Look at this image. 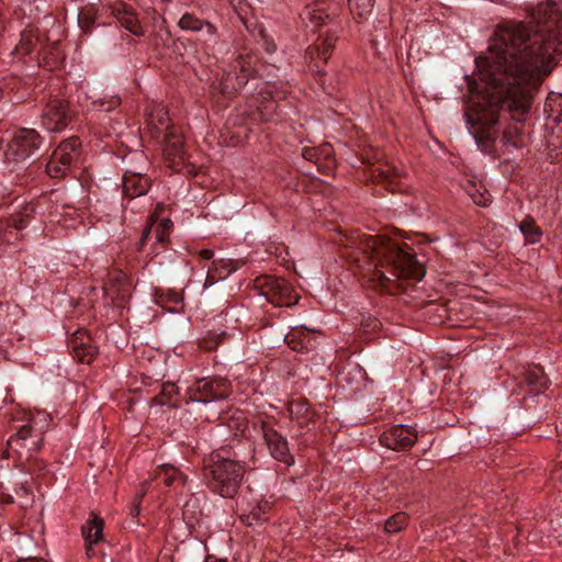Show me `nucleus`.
<instances>
[{
    "label": "nucleus",
    "instance_id": "f257e3e1",
    "mask_svg": "<svg viewBox=\"0 0 562 562\" xmlns=\"http://www.w3.org/2000/svg\"><path fill=\"white\" fill-rule=\"evenodd\" d=\"M535 35L522 23L498 25L490 45L488 86L482 102L464 114L471 127L494 139L499 111L522 122L538 89L562 55V0H547L532 12Z\"/></svg>",
    "mask_w": 562,
    "mask_h": 562
},
{
    "label": "nucleus",
    "instance_id": "f03ea898",
    "mask_svg": "<svg viewBox=\"0 0 562 562\" xmlns=\"http://www.w3.org/2000/svg\"><path fill=\"white\" fill-rule=\"evenodd\" d=\"M361 250L369 260L363 278L373 289L395 293L403 280H422L425 276L424 266L407 245L403 247L390 239L370 236L362 243Z\"/></svg>",
    "mask_w": 562,
    "mask_h": 562
},
{
    "label": "nucleus",
    "instance_id": "7ed1b4c3",
    "mask_svg": "<svg viewBox=\"0 0 562 562\" xmlns=\"http://www.w3.org/2000/svg\"><path fill=\"white\" fill-rule=\"evenodd\" d=\"M245 475V467L238 461L213 452L204 459L203 480L206 486L222 497H234Z\"/></svg>",
    "mask_w": 562,
    "mask_h": 562
},
{
    "label": "nucleus",
    "instance_id": "20e7f679",
    "mask_svg": "<svg viewBox=\"0 0 562 562\" xmlns=\"http://www.w3.org/2000/svg\"><path fill=\"white\" fill-rule=\"evenodd\" d=\"M40 419L45 422L46 417L44 415L32 417L8 439V446L15 453L18 461L32 457V453H36L42 449L45 429L38 427Z\"/></svg>",
    "mask_w": 562,
    "mask_h": 562
},
{
    "label": "nucleus",
    "instance_id": "39448f33",
    "mask_svg": "<svg viewBox=\"0 0 562 562\" xmlns=\"http://www.w3.org/2000/svg\"><path fill=\"white\" fill-rule=\"evenodd\" d=\"M232 394L231 382L221 376L195 380L187 390V403L207 404L226 400Z\"/></svg>",
    "mask_w": 562,
    "mask_h": 562
},
{
    "label": "nucleus",
    "instance_id": "423d86ee",
    "mask_svg": "<svg viewBox=\"0 0 562 562\" xmlns=\"http://www.w3.org/2000/svg\"><path fill=\"white\" fill-rule=\"evenodd\" d=\"M255 285L267 301L274 306H291L297 303L299 295L293 286L284 279L273 276L256 278Z\"/></svg>",
    "mask_w": 562,
    "mask_h": 562
},
{
    "label": "nucleus",
    "instance_id": "0eeeda50",
    "mask_svg": "<svg viewBox=\"0 0 562 562\" xmlns=\"http://www.w3.org/2000/svg\"><path fill=\"white\" fill-rule=\"evenodd\" d=\"M80 142L77 137H70L61 142L53 151L46 164V172L50 178L63 179L71 170L72 162L78 157Z\"/></svg>",
    "mask_w": 562,
    "mask_h": 562
},
{
    "label": "nucleus",
    "instance_id": "6e6552de",
    "mask_svg": "<svg viewBox=\"0 0 562 562\" xmlns=\"http://www.w3.org/2000/svg\"><path fill=\"white\" fill-rule=\"evenodd\" d=\"M42 145L41 135L34 128L22 127L13 133L8 143L5 158L21 161L31 157Z\"/></svg>",
    "mask_w": 562,
    "mask_h": 562
},
{
    "label": "nucleus",
    "instance_id": "1a4fd4ad",
    "mask_svg": "<svg viewBox=\"0 0 562 562\" xmlns=\"http://www.w3.org/2000/svg\"><path fill=\"white\" fill-rule=\"evenodd\" d=\"M336 11L337 7L331 0H311L300 12V21L305 29L316 31L331 21Z\"/></svg>",
    "mask_w": 562,
    "mask_h": 562
},
{
    "label": "nucleus",
    "instance_id": "9d476101",
    "mask_svg": "<svg viewBox=\"0 0 562 562\" xmlns=\"http://www.w3.org/2000/svg\"><path fill=\"white\" fill-rule=\"evenodd\" d=\"M337 35L333 32H326L323 36L310 45L305 50V58L313 72L324 74L323 65L330 58L337 42Z\"/></svg>",
    "mask_w": 562,
    "mask_h": 562
},
{
    "label": "nucleus",
    "instance_id": "9b49d317",
    "mask_svg": "<svg viewBox=\"0 0 562 562\" xmlns=\"http://www.w3.org/2000/svg\"><path fill=\"white\" fill-rule=\"evenodd\" d=\"M42 125L49 132L63 131L72 117L68 102L59 98L48 100L42 112Z\"/></svg>",
    "mask_w": 562,
    "mask_h": 562
},
{
    "label": "nucleus",
    "instance_id": "f8f14e48",
    "mask_svg": "<svg viewBox=\"0 0 562 562\" xmlns=\"http://www.w3.org/2000/svg\"><path fill=\"white\" fill-rule=\"evenodd\" d=\"M260 428L271 457L286 467L292 465L294 456L290 452L286 438L278 432L269 422H261Z\"/></svg>",
    "mask_w": 562,
    "mask_h": 562
},
{
    "label": "nucleus",
    "instance_id": "ddd939ff",
    "mask_svg": "<svg viewBox=\"0 0 562 562\" xmlns=\"http://www.w3.org/2000/svg\"><path fill=\"white\" fill-rule=\"evenodd\" d=\"M417 440V432L408 425H394L384 430L380 437L382 446L392 450H408Z\"/></svg>",
    "mask_w": 562,
    "mask_h": 562
},
{
    "label": "nucleus",
    "instance_id": "4468645a",
    "mask_svg": "<svg viewBox=\"0 0 562 562\" xmlns=\"http://www.w3.org/2000/svg\"><path fill=\"white\" fill-rule=\"evenodd\" d=\"M162 154L170 168L180 171L186 160L184 143L178 128H170L164 134Z\"/></svg>",
    "mask_w": 562,
    "mask_h": 562
},
{
    "label": "nucleus",
    "instance_id": "2eb2a0df",
    "mask_svg": "<svg viewBox=\"0 0 562 562\" xmlns=\"http://www.w3.org/2000/svg\"><path fill=\"white\" fill-rule=\"evenodd\" d=\"M68 348L74 357L82 363H91L98 349L91 344V338L86 330L78 329L68 338Z\"/></svg>",
    "mask_w": 562,
    "mask_h": 562
},
{
    "label": "nucleus",
    "instance_id": "dca6fc26",
    "mask_svg": "<svg viewBox=\"0 0 562 562\" xmlns=\"http://www.w3.org/2000/svg\"><path fill=\"white\" fill-rule=\"evenodd\" d=\"M109 8L111 10V14L117 20L122 27L135 36L144 35V29L139 22L138 15L131 5L124 2H119L117 4L110 5Z\"/></svg>",
    "mask_w": 562,
    "mask_h": 562
},
{
    "label": "nucleus",
    "instance_id": "f3484780",
    "mask_svg": "<svg viewBox=\"0 0 562 562\" xmlns=\"http://www.w3.org/2000/svg\"><path fill=\"white\" fill-rule=\"evenodd\" d=\"M103 519L93 513L81 528V533L86 544V554L89 558L94 555L93 544L98 543L103 538Z\"/></svg>",
    "mask_w": 562,
    "mask_h": 562
},
{
    "label": "nucleus",
    "instance_id": "a211bd4d",
    "mask_svg": "<svg viewBox=\"0 0 562 562\" xmlns=\"http://www.w3.org/2000/svg\"><path fill=\"white\" fill-rule=\"evenodd\" d=\"M178 26L183 31H204L205 42L214 41L217 35V27L207 20H201L193 13H184L178 21Z\"/></svg>",
    "mask_w": 562,
    "mask_h": 562
},
{
    "label": "nucleus",
    "instance_id": "6ab92c4d",
    "mask_svg": "<svg viewBox=\"0 0 562 562\" xmlns=\"http://www.w3.org/2000/svg\"><path fill=\"white\" fill-rule=\"evenodd\" d=\"M147 126L149 127L150 136L159 138V136L170 128H177L170 125V119L167 110L161 105H154L147 113Z\"/></svg>",
    "mask_w": 562,
    "mask_h": 562
},
{
    "label": "nucleus",
    "instance_id": "aec40b11",
    "mask_svg": "<svg viewBox=\"0 0 562 562\" xmlns=\"http://www.w3.org/2000/svg\"><path fill=\"white\" fill-rule=\"evenodd\" d=\"M45 46L40 30L35 26H29L21 32L19 44L15 46L13 54L20 58L30 55L37 47L40 49Z\"/></svg>",
    "mask_w": 562,
    "mask_h": 562
},
{
    "label": "nucleus",
    "instance_id": "412c9836",
    "mask_svg": "<svg viewBox=\"0 0 562 562\" xmlns=\"http://www.w3.org/2000/svg\"><path fill=\"white\" fill-rule=\"evenodd\" d=\"M150 188V180L146 175L126 172L123 177V194L125 198L135 199L144 195Z\"/></svg>",
    "mask_w": 562,
    "mask_h": 562
},
{
    "label": "nucleus",
    "instance_id": "4be33fe9",
    "mask_svg": "<svg viewBox=\"0 0 562 562\" xmlns=\"http://www.w3.org/2000/svg\"><path fill=\"white\" fill-rule=\"evenodd\" d=\"M548 383L549 381L543 370L539 367H532L525 371L519 389H526L527 393L537 395L547 390Z\"/></svg>",
    "mask_w": 562,
    "mask_h": 562
},
{
    "label": "nucleus",
    "instance_id": "5701e85b",
    "mask_svg": "<svg viewBox=\"0 0 562 562\" xmlns=\"http://www.w3.org/2000/svg\"><path fill=\"white\" fill-rule=\"evenodd\" d=\"M64 53L57 41L45 44L38 52V63L47 70L58 68L64 61Z\"/></svg>",
    "mask_w": 562,
    "mask_h": 562
},
{
    "label": "nucleus",
    "instance_id": "b1692460",
    "mask_svg": "<svg viewBox=\"0 0 562 562\" xmlns=\"http://www.w3.org/2000/svg\"><path fill=\"white\" fill-rule=\"evenodd\" d=\"M304 159L313 161L321 170L323 168H330L334 164L333 148L329 144H324L321 147H305L302 150Z\"/></svg>",
    "mask_w": 562,
    "mask_h": 562
},
{
    "label": "nucleus",
    "instance_id": "393cba45",
    "mask_svg": "<svg viewBox=\"0 0 562 562\" xmlns=\"http://www.w3.org/2000/svg\"><path fill=\"white\" fill-rule=\"evenodd\" d=\"M289 415L300 426H307L314 419L315 413L310 404L302 398L292 400L288 406Z\"/></svg>",
    "mask_w": 562,
    "mask_h": 562
},
{
    "label": "nucleus",
    "instance_id": "a878e982",
    "mask_svg": "<svg viewBox=\"0 0 562 562\" xmlns=\"http://www.w3.org/2000/svg\"><path fill=\"white\" fill-rule=\"evenodd\" d=\"M155 301L157 304L169 310L170 312H177L181 307L183 296L181 292L172 289H156Z\"/></svg>",
    "mask_w": 562,
    "mask_h": 562
},
{
    "label": "nucleus",
    "instance_id": "bb28decb",
    "mask_svg": "<svg viewBox=\"0 0 562 562\" xmlns=\"http://www.w3.org/2000/svg\"><path fill=\"white\" fill-rule=\"evenodd\" d=\"M502 143L507 150L521 148L526 145V135L517 124H510L503 132Z\"/></svg>",
    "mask_w": 562,
    "mask_h": 562
},
{
    "label": "nucleus",
    "instance_id": "cd10ccee",
    "mask_svg": "<svg viewBox=\"0 0 562 562\" xmlns=\"http://www.w3.org/2000/svg\"><path fill=\"white\" fill-rule=\"evenodd\" d=\"M156 479L162 480L164 484L166 486H171L176 482H180L182 484L186 483L187 476L183 475L176 467L164 463L158 468V471L156 473Z\"/></svg>",
    "mask_w": 562,
    "mask_h": 562
},
{
    "label": "nucleus",
    "instance_id": "c85d7f7f",
    "mask_svg": "<svg viewBox=\"0 0 562 562\" xmlns=\"http://www.w3.org/2000/svg\"><path fill=\"white\" fill-rule=\"evenodd\" d=\"M519 231L529 244L539 243L542 237V231L531 216H526L518 225Z\"/></svg>",
    "mask_w": 562,
    "mask_h": 562
},
{
    "label": "nucleus",
    "instance_id": "c756f323",
    "mask_svg": "<svg viewBox=\"0 0 562 562\" xmlns=\"http://www.w3.org/2000/svg\"><path fill=\"white\" fill-rule=\"evenodd\" d=\"M284 341L291 349L297 352H302L307 349V334L306 329L302 327H294L284 337Z\"/></svg>",
    "mask_w": 562,
    "mask_h": 562
},
{
    "label": "nucleus",
    "instance_id": "7c9ffc66",
    "mask_svg": "<svg viewBox=\"0 0 562 562\" xmlns=\"http://www.w3.org/2000/svg\"><path fill=\"white\" fill-rule=\"evenodd\" d=\"M464 190L475 204L480 206H487L490 204V195L481 186L468 181L464 186Z\"/></svg>",
    "mask_w": 562,
    "mask_h": 562
},
{
    "label": "nucleus",
    "instance_id": "2f4dec72",
    "mask_svg": "<svg viewBox=\"0 0 562 562\" xmlns=\"http://www.w3.org/2000/svg\"><path fill=\"white\" fill-rule=\"evenodd\" d=\"M19 462H20L19 467L22 472L30 473V474H36L37 476L41 475L46 468V464L43 460L37 459L33 456L27 457Z\"/></svg>",
    "mask_w": 562,
    "mask_h": 562
},
{
    "label": "nucleus",
    "instance_id": "473e14b6",
    "mask_svg": "<svg viewBox=\"0 0 562 562\" xmlns=\"http://www.w3.org/2000/svg\"><path fill=\"white\" fill-rule=\"evenodd\" d=\"M238 78H234L231 75L224 76L218 82H214L212 85V90L214 92H218L225 97H231L236 90L237 87L234 83V80H237Z\"/></svg>",
    "mask_w": 562,
    "mask_h": 562
},
{
    "label": "nucleus",
    "instance_id": "72a5a7b5",
    "mask_svg": "<svg viewBox=\"0 0 562 562\" xmlns=\"http://www.w3.org/2000/svg\"><path fill=\"white\" fill-rule=\"evenodd\" d=\"M407 522L408 516L405 513H396L385 521L384 529L389 533H395L404 529Z\"/></svg>",
    "mask_w": 562,
    "mask_h": 562
},
{
    "label": "nucleus",
    "instance_id": "f704fd0d",
    "mask_svg": "<svg viewBox=\"0 0 562 562\" xmlns=\"http://www.w3.org/2000/svg\"><path fill=\"white\" fill-rule=\"evenodd\" d=\"M348 4L355 15L366 18L372 12L374 0H348Z\"/></svg>",
    "mask_w": 562,
    "mask_h": 562
},
{
    "label": "nucleus",
    "instance_id": "c9c22d12",
    "mask_svg": "<svg viewBox=\"0 0 562 562\" xmlns=\"http://www.w3.org/2000/svg\"><path fill=\"white\" fill-rule=\"evenodd\" d=\"M78 22L81 27V30L86 33L91 31V27L93 26L95 22V9L92 5H88L83 8L78 16Z\"/></svg>",
    "mask_w": 562,
    "mask_h": 562
},
{
    "label": "nucleus",
    "instance_id": "e433bc0d",
    "mask_svg": "<svg viewBox=\"0 0 562 562\" xmlns=\"http://www.w3.org/2000/svg\"><path fill=\"white\" fill-rule=\"evenodd\" d=\"M172 222L169 218H162L154 229L155 239L158 244L165 245L168 243L169 233L172 228Z\"/></svg>",
    "mask_w": 562,
    "mask_h": 562
},
{
    "label": "nucleus",
    "instance_id": "4c0bfd02",
    "mask_svg": "<svg viewBox=\"0 0 562 562\" xmlns=\"http://www.w3.org/2000/svg\"><path fill=\"white\" fill-rule=\"evenodd\" d=\"M268 508V503H265L263 505H258L248 515H244L241 519L246 525L251 526L258 521L266 519L265 515Z\"/></svg>",
    "mask_w": 562,
    "mask_h": 562
},
{
    "label": "nucleus",
    "instance_id": "58836bf2",
    "mask_svg": "<svg viewBox=\"0 0 562 562\" xmlns=\"http://www.w3.org/2000/svg\"><path fill=\"white\" fill-rule=\"evenodd\" d=\"M221 262H213V266L212 268L209 269L207 271V274L205 277V281H204V284H203V288L206 289V288H210L212 286L213 284H215L220 279H224L225 276H221L220 273L217 274V271H218V265Z\"/></svg>",
    "mask_w": 562,
    "mask_h": 562
},
{
    "label": "nucleus",
    "instance_id": "ea45409f",
    "mask_svg": "<svg viewBox=\"0 0 562 562\" xmlns=\"http://www.w3.org/2000/svg\"><path fill=\"white\" fill-rule=\"evenodd\" d=\"M27 224H29V220L26 217L21 216V215H15L8 220L7 227L14 228L16 231H21V229L25 228L27 226Z\"/></svg>",
    "mask_w": 562,
    "mask_h": 562
},
{
    "label": "nucleus",
    "instance_id": "a19ab883",
    "mask_svg": "<svg viewBox=\"0 0 562 562\" xmlns=\"http://www.w3.org/2000/svg\"><path fill=\"white\" fill-rule=\"evenodd\" d=\"M144 494H145V491L136 494L134 497V501L130 507V515L134 518L138 517V515L140 513V504H142V498H143Z\"/></svg>",
    "mask_w": 562,
    "mask_h": 562
},
{
    "label": "nucleus",
    "instance_id": "79ce46f5",
    "mask_svg": "<svg viewBox=\"0 0 562 562\" xmlns=\"http://www.w3.org/2000/svg\"><path fill=\"white\" fill-rule=\"evenodd\" d=\"M154 223L150 222L148 225L143 229L142 238H140V248L144 246L145 241L149 238L151 232H153Z\"/></svg>",
    "mask_w": 562,
    "mask_h": 562
},
{
    "label": "nucleus",
    "instance_id": "37998d69",
    "mask_svg": "<svg viewBox=\"0 0 562 562\" xmlns=\"http://www.w3.org/2000/svg\"><path fill=\"white\" fill-rule=\"evenodd\" d=\"M120 103H121V100L119 97H112L109 100L108 105L105 106V110L111 111V110L115 109L116 106H119Z\"/></svg>",
    "mask_w": 562,
    "mask_h": 562
},
{
    "label": "nucleus",
    "instance_id": "c03bdc74",
    "mask_svg": "<svg viewBox=\"0 0 562 562\" xmlns=\"http://www.w3.org/2000/svg\"><path fill=\"white\" fill-rule=\"evenodd\" d=\"M374 171H379L382 180H389L392 176L390 168H376Z\"/></svg>",
    "mask_w": 562,
    "mask_h": 562
},
{
    "label": "nucleus",
    "instance_id": "a18cd8bd",
    "mask_svg": "<svg viewBox=\"0 0 562 562\" xmlns=\"http://www.w3.org/2000/svg\"><path fill=\"white\" fill-rule=\"evenodd\" d=\"M558 102L559 106H562V95L560 94H551L546 102V106H551V102Z\"/></svg>",
    "mask_w": 562,
    "mask_h": 562
},
{
    "label": "nucleus",
    "instance_id": "49530a36",
    "mask_svg": "<svg viewBox=\"0 0 562 562\" xmlns=\"http://www.w3.org/2000/svg\"><path fill=\"white\" fill-rule=\"evenodd\" d=\"M199 256H200L202 259L210 260V259H212V258H213V256H214V251H213V250H211V249H202V250H200Z\"/></svg>",
    "mask_w": 562,
    "mask_h": 562
},
{
    "label": "nucleus",
    "instance_id": "de8ad7c7",
    "mask_svg": "<svg viewBox=\"0 0 562 562\" xmlns=\"http://www.w3.org/2000/svg\"><path fill=\"white\" fill-rule=\"evenodd\" d=\"M178 391V387L175 384H165L162 389V395L165 394H171L176 393Z\"/></svg>",
    "mask_w": 562,
    "mask_h": 562
},
{
    "label": "nucleus",
    "instance_id": "09e8293b",
    "mask_svg": "<svg viewBox=\"0 0 562 562\" xmlns=\"http://www.w3.org/2000/svg\"><path fill=\"white\" fill-rule=\"evenodd\" d=\"M13 456H15V453H14V452H13V450H12L11 448H9V446L7 445V449L3 451L2 457H3L4 459H8V458H11V457H13Z\"/></svg>",
    "mask_w": 562,
    "mask_h": 562
},
{
    "label": "nucleus",
    "instance_id": "8fccbe9b",
    "mask_svg": "<svg viewBox=\"0 0 562 562\" xmlns=\"http://www.w3.org/2000/svg\"><path fill=\"white\" fill-rule=\"evenodd\" d=\"M205 562H226L225 560L216 559L214 557H207Z\"/></svg>",
    "mask_w": 562,
    "mask_h": 562
},
{
    "label": "nucleus",
    "instance_id": "3c124183",
    "mask_svg": "<svg viewBox=\"0 0 562 562\" xmlns=\"http://www.w3.org/2000/svg\"><path fill=\"white\" fill-rule=\"evenodd\" d=\"M38 560H36L35 558H27L25 560H21L20 562H37Z\"/></svg>",
    "mask_w": 562,
    "mask_h": 562
},
{
    "label": "nucleus",
    "instance_id": "603ef678",
    "mask_svg": "<svg viewBox=\"0 0 562 562\" xmlns=\"http://www.w3.org/2000/svg\"><path fill=\"white\" fill-rule=\"evenodd\" d=\"M105 294L109 295V289L104 286Z\"/></svg>",
    "mask_w": 562,
    "mask_h": 562
}]
</instances>
